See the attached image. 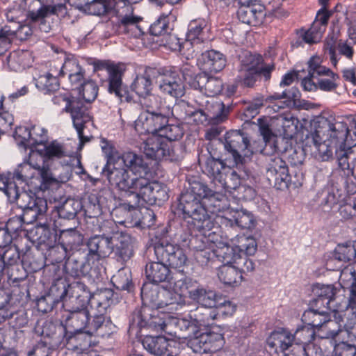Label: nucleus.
<instances>
[{
    "mask_svg": "<svg viewBox=\"0 0 356 356\" xmlns=\"http://www.w3.org/2000/svg\"><path fill=\"white\" fill-rule=\"evenodd\" d=\"M54 74L45 73L40 75L35 79V86L38 89L44 94H50L58 90L60 83Z\"/></svg>",
    "mask_w": 356,
    "mask_h": 356,
    "instance_id": "4d7b16f0",
    "label": "nucleus"
},
{
    "mask_svg": "<svg viewBox=\"0 0 356 356\" xmlns=\"http://www.w3.org/2000/svg\"><path fill=\"white\" fill-rule=\"evenodd\" d=\"M197 65L204 72L217 73L225 67L226 58L218 51H206L198 58Z\"/></svg>",
    "mask_w": 356,
    "mask_h": 356,
    "instance_id": "c85d7f7f",
    "label": "nucleus"
},
{
    "mask_svg": "<svg viewBox=\"0 0 356 356\" xmlns=\"http://www.w3.org/2000/svg\"><path fill=\"white\" fill-rule=\"evenodd\" d=\"M193 330V322L192 320L187 318H180L172 315L168 316V321L165 325V333L178 338H186L189 335L184 336L181 335V332Z\"/></svg>",
    "mask_w": 356,
    "mask_h": 356,
    "instance_id": "a19ab883",
    "label": "nucleus"
},
{
    "mask_svg": "<svg viewBox=\"0 0 356 356\" xmlns=\"http://www.w3.org/2000/svg\"><path fill=\"white\" fill-rule=\"evenodd\" d=\"M297 35L299 40H296L293 44V47L302 46V43L308 44L309 45L318 43L323 35L324 32L316 26V23H312L311 26L306 29L301 28L297 31Z\"/></svg>",
    "mask_w": 356,
    "mask_h": 356,
    "instance_id": "37998d69",
    "label": "nucleus"
},
{
    "mask_svg": "<svg viewBox=\"0 0 356 356\" xmlns=\"http://www.w3.org/2000/svg\"><path fill=\"white\" fill-rule=\"evenodd\" d=\"M23 8L27 10V17L33 22H42L45 17L56 15L64 17L67 13L65 3L45 5L41 0H24Z\"/></svg>",
    "mask_w": 356,
    "mask_h": 356,
    "instance_id": "f8f14e48",
    "label": "nucleus"
},
{
    "mask_svg": "<svg viewBox=\"0 0 356 356\" xmlns=\"http://www.w3.org/2000/svg\"><path fill=\"white\" fill-rule=\"evenodd\" d=\"M217 275L220 281L227 286L237 285L243 278L236 264L220 266L218 268Z\"/></svg>",
    "mask_w": 356,
    "mask_h": 356,
    "instance_id": "09e8293b",
    "label": "nucleus"
},
{
    "mask_svg": "<svg viewBox=\"0 0 356 356\" xmlns=\"http://www.w3.org/2000/svg\"><path fill=\"white\" fill-rule=\"evenodd\" d=\"M193 350L199 354L214 353L224 346L222 334L215 332H202L191 341Z\"/></svg>",
    "mask_w": 356,
    "mask_h": 356,
    "instance_id": "6ab92c4d",
    "label": "nucleus"
},
{
    "mask_svg": "<svg viewBox=\"0 0 356 356\" xmlns=\"http://www.w3.org/2000/svg\"><path fill=\"white\" fill-rule=\"evenodd\" d=\"M79 6L90 15L102 16L110 13V0H91L80 3Z\"/></svg>",
    "mask_w": 356,
    "mask_h": 356,
    "instance_id": "6e6d98bb",
    "label": "nucleus"
},
{
    "mask_svg": "<svg viewBox=\"0 0 356 356\" xmlns=\"http://www.w3.org/2000/svg\"><path fill=\"white\" fill-rule=\"evenodd\" d=\"M230 220L241 229H252L256 225L252 213L245 210L235 211Z\"/></svg>",
    "mask_w": 356,
    "mask_h": 356,
    "instance_id": "774afa93",
    "label": "nucleus"
},
{
    "mask_svg": "<svg viewBox=\"0 0 356 356\" xmlns=\"http://www.w3.org/2000/svg\"><path fill=\"white\" fill-rule=\"evenodd\" d=\"M306 140V145L309 146L313 145L315 149L314 153L323 161H328L332 157L334 150L337 154L339 149V145H332L330 141H325V139L321 138L320 134L312 129Z\"/></svg>",
    "mask_w": 356,
    "mask_h": 356,
    "instance_id": "2f4dec72",
    "label": "nucleus"
},
{
    "mask_svg": "<svg viewBox=\"0 0 356 356\" xmlns=\"http://www.w3.org/2000/svg\"><path fill=\"white\" fill-rule=\"evenodd\" d=\"M100 145L102 152L106 159V163L104 168H110L111 164L122 159L124 165L129 168L131 171L145 170L147 168V165L141 156L133 152H127L122 154L116 149L113 141L102 138L100 140Z\"/></svg>",
    "mask_w": 356,
    "mask_h": 356,
    "instance_id": "9d476101",
    "label": "nucleus"
},
{
    "mask_svg": "<svg viewBox=\"0 0 356 356\" xmlns=\"http://www.w3.org/2000/svg\"><path fill=\"white\" fill-rule=\"evenodd\" d=\"M161 291H159L158 287H149V284H144L141 288V298L145 302L143 306H149L151 308L158 309L160 301Z\"/></svg>",
    "mask_w": 356,
    "mask_h": 356,
    "instance_id": "0e129e2a",
    "label": "nucleus"
},
{
    "mask_svg": "<svg viewBox=\"0 0 356 356\" xmlns=\"http://www.w3.org/2000/svg\"><path fill=\"white\" fill-rule=\"evenodd\" d=\"M111 282L120 291H131L134 289L131 272L124 268L120 269L111 277Z\"/></svg>",
    "mask_w": 356,
    "mask_h": 356,
    "instance_id": "e2e57ef3",
    "label": "nucleus"
},
{
    "mask_svg": "<svg viewBox=\"0 0 356 356\" xmlns=\"http://www.w3.org/2000/svg\"><path fill=\"white\" fill-rule=\"evenodd\" d=\"M67 311L68 314L65 319L66 328L71 329V332H86L90 313L88 306L73 305Z\"/></svg>",
    "mask_w": 356,
    "mask_h": 356,
    "instance_id": "a878e982",
    "label": "nucleus"
},
{
    "mask_svg": "<svg viewBox=\"0 0 356 356\" xmlns=\"http://www.w3.org/2000/svg\"><path fill=\"white\" fill-rule=\"evenodd\" d=\"M22 263L30 273H35L44 266V257L38 251L29 250L22 257Z\"/></svg>",
    "mask_w": 356,
    "mask_h": 356,
    "instance_id": "5fc2aeb1",
    "label": "nucleus"
},
{
    "mask_svg": "<svg viewBox=\"0 0 356 356\" xmlns=\"http://www.w3.org/2000/svg\"><path fill=\"white\" fill-rule=\"evenodd\" d=\"M197 282L192 278L186 276L184 273H174L171 277L170 286L173 290L177 291L180 294L190 291L197 288Z\"/></svg>",
    "mask_w": 356,
    "mask_h": 356,
    "instance_id": "864d4df0",
    "label": "nucleus"
},
{
    "mask_svg": "<svg viewBox=\"0 0 356 356\" xmlns=\"http://www.w3.org/2000/svg\"><path fill=\"white\" fill-rule=\"evenodd\" d=\"M126 167L103 168L102 175L114 188L134 197L138 186H143V177H136Z\"/></svg>",
    "mask_w": 356,
    "mask_h": 356,
    "instance_id": "1a4fd4ad",
    "label": "nucleus"
},
{
    "mask_svg": "<svg viewBox=\"0 0 356 356\" xmlns=\"http://www.w3.org/2000/svg\"><path fill=\"white\" fill-rule=\"evenodd\" d=\"M62 72H65L68 75V79L74 89L78 90L85 79V70L79 65L76 59H67L62 64Z\"/></svg>",
    "mask_w": 356,
    "mask_h": 356,
    "instance_id": "4c0bfd02",
    "label": "nucleus"
},
{
    "mask_svg": "<svg viewBox=\"0 0 356 356\" xmlns=\"http://www.w3.org/2000/svg\"><path fill=\"white\" fill-rule=\"evenodd\" d=\"M236 251L238 250L236 247L224 245L213 250V254L223 264L222 265L236 264V261H237L240 254Z\"/></svg>",
    "mask_w": 356,
    "mask_h": 356,
    "instance_id": "680f3d73",
    "label": "nucleus"
},
{
    "mask_svg": "<svg viewBox=\"0 0 356 356\" xmlns=\"http://www.w3.org/2000/svg\"><path fill=\"white\" fill-rule=\"evenodd\" d=\"M36 332L40 336V341L49 346L58 348L61 344H65L66 339V327L62 323L56 325L51 321H45L42 327H37Z\"/></svg>",
    "mask_w": 356,
    "mask_h": 356,
    "instance_id": "4be33fe9",
    "label": "nucleus"
},
{
    "mask_svg": "<svg viewBox=\"0 0 356 356\" xmlns=\"http://www.w3.org/2000/svg\"><path fill=\"white\" fill-rule=\"evenodd\" d=\"M142 343L145 350L156 356H174L177 354L176 343L164 337L147 335Z\"/></svg>",
    "mask_w": 356,
    "mask_h": 356,
    "instance_id": "b1692460",
    "label": "nucleus"
},
{
    "mask_svg": "<svg viewBox=\"0 0 356 356\" xmlns=\"http://www.w3.org/2000/svg\"><path fill=\"white\" fill-rule=\"evenodd\" d=\"M158 82L160 90L164 94L175 98L182 97L185 94L184 84L177 72L166 71L160 74Z\"/></svg>",
    "mask_w": 356,
    "mask_h": 356,
    "instance_id": "393cba45",
    "label": "nucleus"
},
{
    "mask_svg": "<svg viewBox=\"0 0 356 356\" xmlns=\"http://www.w3.org/2000/svg\"><path fill=\"white\" fill-rule=\"evenodd\" d=\"M266 15L261 6H242L237 10V17L242 23L256 26L262 24Z\"/></svg>",
    "mask_w": 356,
    "mask_h": 356,
    "instance_id": "f704fd0d",
    "label": "nucleus"
},
{
    "mask_svg": "<svg viewBox=\"0 0 356 356\" xmlns=\"http://www.w3.org/2000/svg\"><path fill=\"white\" fill-rule=\"evenodd\" d=\"M265 176L270 186L277 190L288 188L289 168L286 162L280 156H273L268 159Z\"/></svg>",
    "mask_w": 356,
    "mask_h": 356,
    "instance_id": "4468645a",
    "label": "nucleus"
},
{
    "mask_svg": "<svg viewBox=\"0 0 356 356\" xmlns=\"http://www.w3.org/2000/svg\"><path fill=\"white\" fill-rule=\"evenodd\" d=\"M38 131H40L42 134H40V138H33L35 143L42 145L47 138V130L44 129H40L39 127H33L31 130H28L26 127H19L16 129L15 132V137L21 138L20 143L23 145H26L27 142L32 138L33 135H39Z\"/></svg>",
    "mask_w": 356,
    "mask_h": 356,
    "instance_id": "13d9d810",
    "label": "nucleus"
},
{
    "mask_svg": "<svg viewBox=\"0 0 356 356\" xmlns=\"http://www.w3.org/2000/svg\"><path fill=\"white\" fill-rule=\"evenodd\" d=\"M40 149V152L47 161H54L68 156V152L65 145L56 140L47 143Z\"/></svg>",
    "mask_w": 356,
    "mask_h": 356,
    "instance_id": "de8ad7c7",
    "label": "nucleus"
},
{
    "mask_svg": "<svg viewBox=\"0 0 356 356\" xmlns=\"http://www.w3.org/2000/svg\"><path fill=\"white\" fill-rule=\"evenodd\" d=\"M188 186L179 198L178 209L181 210L184 218H191L194 227L203 235L214 227L212 212L207 210L204 199L210 200L218 194L209 188L199 178L191 177L188 179Z\"/></svg>",
    "mask_w": 356,
    "mask_h": 356,
    "instance_id": "f257e3e1",
    "label": "nucleus"
},
{
    "mask_svg": "<svg viewBox=\"0 0 356 356\" xmlns=\"http://www.w3.org/2000/svg\"><path fill=\"white\" fill-rule=\"evenodd\" d=\"M113 296V291L109 289H104L93 297L96 312L89 314L86 333L90 337H109L113 333L114 325L108 316L107 310L110 307V301Z\"/></svg>",
    "mask_w": 356,
    "mask_h": 356,
    "instance_id": "f03ea898",
    "label": "nucleus"
},
{
    "mask_svg": "<svg viewBox=\"0 0 356 356\" xmlns=\"http://www.w3.org/2000/svg\"><path fill=\"white\" fill-rule=\"evenodd\" d=\"M143 129L149 134L160 135L169 122L168 115L163 111L154 113H141L138 119Z\"/></svg>",
    "mask_w": 356,
    "mask_h": 356,
    "instance_id": "7c9ffc66",
    "label": "nucleus"
},
{
    "mask_svg": "<svg viewBox=\"0 0 356 356\" xmlns=\"http://www.w3.org/2000/svg\"><path fill=\"white\" fill-rule=\"evenodd\" d=\"M338 292L334 284H323L316 283L312 286V293L314 298L310 301L309 305L318 309L320 307L329 311H334L332 302L335 300Z\"/></svg>",
    "mask_w": 356,
    "mask_h": 356,
    "instance_id": "5701e85b",
    "label": "nucleus"
},
{
    "mask_svg": "<svg viewBox=\"0 0 356 356\" xmlns=\"http://www.w3.org/2000/svg\"><path fill=\"white\" fill-rule=\"evenodd\" d=\"M33 63V54L29 50H14L8 57V65L15 72H22L31 67Z\"/></svg>",
    "mask_w": 356,
    "mask_h": 356,
    "instance_id": "ea45409f",
    "label": "nucleus"
},
{
    "mask_svg": "<svg viewBox=\"0 0 356 356\" xmlns=\"http://www.w3.org/2000/svg\"><path fill=\"white\" fill-rule=\"evenodd\" d=\"M55 208L60 218L73 220L81 209V203L74 198L61 199Z\"/></svg>",
    "mask_w": 356,
    "mask_h": 356,
    "instance_id": "49530a36",
    "label": "nucleus"
},
{
    "mask_svg": "<svg viewBox=\"0 0 356 356\" xmlns=\"http://www.w3.org/2000/svg\"><path fill=\"white\" fill-rule=\"evenodd\" d=\"M20 254L16 246L9 245L0 250V277L5 270L19 264Z\"/></svg>",
    "mask_w": 356,
    "mask_h": 356,
    "instance_id": "8fccbe9b",
    "label": "nucleus"
},
{
    "mask_svg": "<svg viewBox=\"0 0 356 356\" xmlns=\"http://www.w3.org/2000/svg\"><path fill=\"white\" fill-rule=\"evenodd\" d=\"M68 287L71 302L72 303L74 302V305L88 306L90 302L91 307L94 306L95 304H92V299L97 293L92 295L84 283L79 281L73 282L69 284Z\"/></svg>",
    "mask_w": 356,
    "mask_h": 356,
    "instance_id": "e433bc0d",
    "label": "nucleus"
},
{
    "mask_svg": "<svg viewBox=\"0 0 356 356\" xmlns=\"http://www.w3.org/2000/svg\"><path fill=\"white\" fill-rule=\"evenodd\" d=\"M65 279L58 278L52 283L49 293L38 299V309L43 313L51 312L69 293V286Z\"/></svg>",
    "mask_w": 356,
    "mask_h": 356,
    "instance_id": "2eb2a0df",
    "label": "nucleus"
},
{
    "mask_svg": "<svg viewBox=\"0 0 356 356\" xmlns=\"http://www.w3.org/2000/svg\"><path fill=\"white\" fill-rule=\"evenodd\" d=\"M134 4L127 0H110V12L118 18V21L134 14Z\"/></svg>",
    "mask_w": 356,
    "mask_h": 356,
    "instance_id": "052dcab7",
    "label": "nucleus"
},
{
    "mask_svg": "<svg viewBox=\"0 0 356 356\" xmlns=\"http://www.w3.org/2000/svg\"><path fill=\"white\" fill-rule=\"evenodd\" d=\"M14 200L24 214L26 224H31L40 218H43L47 211V202L42 197L31 195L26 191H21Z\"/></svg>",
    "mask_w": 356,
    "mask_h": 356,
    "instance_id": "9b49d317",
    "label": "nucleus"
},
{
    "mask_svg": "<svg viewBox=\"0 0 356 356\" xmlns=\"http://www.w3.org/2000/svg\"><path fill=\"white\" fill-rule=\"evenodd\" d=\"M143 18L140 16L133 14L127 17L118 21L113 29L118 35H124L129 38H138L142 36L145 31L141 25Z\"/></svg>",
    "mask_w": 356,
    "mask_h": 356,
    "instance_id": "bb28decb",
    "label": "nucleus"
},
{
    "mask_svg": "<svg viewBox=\"0 0 356 356\" xmlns=\"http://www.w3.org/2000/svg\"><path fill=\"white\" fill-rule=\"evenodd\" d=\"M166 312H159L158 309H152L149 306H142L135 309L129 321V329L140 331L142 328H149L156 332H164L168 321Z\"/></svg>",
    "mask_w": 356,
    "mask_h": 356,
    "instance_id": "39448f33",
    "label": "nucleus"
},
{
    "mask_svg": "<svg viewBox=\"0 0 356 356\" xmlns=\"http://www.w3.org/2000/svg\"><path fill=\"white\" fill-rule=\"evenodd\" d=\"M144 153L145 155L155 160H173L176 154L171 144L165 141L159 135L152 134L144 144Z\"/></svg>",
    "mask_w": 356,
    "mask_h": 356,
    "instance_id": "f3484780",
    "label": "nucleus"
},
{
    "mask_svg": "<svg viewBox=\"0 0 356 356\" xmlns=\"http://www.w3.org/2000/svg\"><path fill=\"white\" fill-rule=\"evenodd\" d=\"M301 319L307 326H311L314 330L321 328L322 326L336 324V321L330 320L329 310L321 307L315 309L312 305L305 311Z\"/></svg>",
    "mask_w": 356,
    "mask_h": 356,
    "instance_id": "cd10ccee",
    "label": "nucleus"
},
{
    "mask_svg": "<svg viewBox=\"0 0 356 356\" xmlns=\"http://www.w3.org/2000/svg\"><path fill=\"white\" fill-rule=\"evenodd\" d=\"M92 65L93 71L97 74L98 76H100V72L106 71L108 92L110 94L114 95L121 102L130 103L133 101L132 95L122 82V76L127 70L124 63H115L106 60H95Z\"/></svg>",
    "mask_w": 356,
    "mask_h": 356,
    "instance_id": "7ed1b4c3",
    "label": "nucleus"
},
{
    "mask_svg": "<svg viewBox=\"0 0 356 356\" xmlns=\"http://www.w3.org/2000/svg\"><path fill=\"white\" fill-rule=\"evenodd\" d=\"M117 261L124 263L134 254V239L127 234H120L115 237L113 252Z\"/></svg>",
    "mask_w": 356,
    "mask_h": 356,
    "instance_id": "473e14b6",
    "label": "nucleus"
},
{
    "mask_svg": "<svg viewBox=\"0 0 356 356\" xmlns=\"http://www.w3.org/2000/svg\"><path fill=\"white\" fill-rule=\"evenodd\" d=\"M158 309H165V312L172 313L177 312L185 305L184 297L177 291L163 289L161 291Z\"/></svg>",
    "mask_w": 356,
    "mask_h": 356,
    "instance_id": "58836bf2",
    "label": "nucleus"
},
{
    "mask_svg": "<svg viewBox=\"0 0 356 356\" xmlns=\"http://www.w3.org/2000/svg\"><path fill=\"white\" fill-rule=\"evenodd\" d=\"M92 268H97L93 264L88 262L86 256L85 261L74 257L69 259L65 265L66 274L72 277L78 278L86 276Z\"/></svg>",
    "mask_w": 356,
    "mask_h": 356,
    "instance_id": "79ce46f5",
    "label": "nucleus"
},
{
    "mask_svg": "<svg viewBox=\"0 0 356 356\" xmlns=\"http://www.w3.org/2000/svg\"><path fill=\"white\" fill-rule=\"evenodd\" d=\"M40 147L35 150H31L27 162L32 168L37 170L40 178V188L42 191L50 189L58 185V180L53 176L50 168L45 164L47 161L43 155L40 152Z\"/></svg>",
    "mask_w": 356,
    "mask_h": 356,
    "instance_id": "dca6fc26",
    "label": "nucleus"
},
{
    "mask_svg": "<svg viewBox=\"0 0 356 356\" xmlns=\"http://www.w3.org/2000/svg\"><path fill=\"white\" fill-rule=\"evenodd\" d=\"M83 241V236L74 227L60 230L58 238V242L68 252L78 249Z\"/></svg>",
    "mask_w": 356,
    "mask_h": 356,
    "instance_id": "c03bdc74",
    "label": "nucleus"
},
{
    "mask_svg": "<svg viewBox=\"0 0 356 356\" xmlns=\"http://www.w3.org/2000/svg\"><path fill=\"white\" fill-rule=\"evenodd\" d=\"M140 104L145 110L143 113H154L164 111L162 98L154 94L149 93L140 99Z\"/></svg>",
    "mask_w": 356,
    "mask_h": 356,
    "instance_id": "69168bd1",
    "label": "nucleus"
},
{
    "mask_svg": "<svg viewBox=\"0 0 356 356\" xmlns=\"http://www.w3.org/2000/svg\"><path fill=\"white\" fill-rule=\"evenodd\" d=\"M177 245H175L166 241H157L152 245L156 261L167 264L175 252V249Z\"/></svg>",
    "mask_w": 356,
    "mask_h": 356,
    "instance_id": "bf43d9fd",
    "label": "nucleus"
},
{
    "mask_svg": "<svg viewBox=\"0 0 356 356\" xmlns=\"http://www.w3.org/2000/svg\"><path fill=\"white\" fill-rule=\"evenodd\" d=\"M30 234L33 242L37 243L39 249L44 251L57 241V234L51 231L45 222L38 224Z\"/></svg>",
    "mask_w": 356,
    "mask_h": 356,
    "instance_id": "72a5a7b5",
    "label": "nucleus"
},
{
    "mask_svg": "<svg viewBox=\"0 0 356 356\" xmlns=\"http://www.w3.org/2000/svg\"><path fill=\"white\" fill-rule=\"evenodd\" d=\"M197 161L202 172L215 184L218 180H221L222 172L228 166L223 160L213 157L209 149L199 152Z\"/></svg>",
    "mask_w": 356,
    "mask_h": 356,
    "instance_id": "412c9836",
    "label": "nucleus"
},
{
    "mask_svg": "<svg viewBox=\"0 0 356 356\" xmlns=\"http://www.w3.org/2000/svg\"><path fill=\"white\" fill-rule=\"evenodd\" d=\"M336 259L342 261H350L356 258V241L352 244L351 243H346L339 244L334 253Z\"/></svg>",
    "mask_w": 356,
    "mask_h": 356,
    "instance_id": "338daca9",
    "label": "nucleus"
},
{
    "mask_svg": "<svg viewBox=\"0 0 356 356\" xmlns=\"http://www.w3.org/2000/svg\"><path fill=\"white\" fill-rule=\"evenodd\" d=\"M293 342L292 334L284 329L273 331L266 340L268 346L277 353L286 351Z\"/></svg>",
    "mask_w": 356,
    "mask_h": 356,
    "instance_id": "c9c22d12",
    "label": "nucleus"
},
{
    "mask_svg": "<svg viewBox=\"0 0 356 356\" xmlns=\"http://www.w3.org/2000/svg\"><path fill=\"white\" fill-rule=\"evenodd\" d=\"M224 149L237 166L243 165L245 158H250L254 153L249 136L240 130H230L224 136Z\"/></svg>",
    "mask_w": 356,
    "mask_h": 356,
    "instance_id": "423d86ee",
    "label": "nucleus"
},
{
    "mask_svg": "<svg viewBox=\"0 0 356 356\" xmlns=\"http://www.w3.org/2000/svg\"><path fill=\"white\" fill-rule=\"evenodd\" d=\"M113 244L114 242L109 241L108 238L98 235L91 237L87 242L88 262L97 268L99 262L112 253Z\"/></svg>",
    "mask_w": 356,
    "mask_h": 356,
    "instance_id": "aec40b11",
    "label": "nucleus"
},
{
    "mask_svg": "<svg viewBox=\"0 0 356 356\" xmlns=\"http://www.w3.org/2000/svg\"><path fill=\"white\" fill-rule=\"evenodd\" d=\"M349 277L348 304L341 318L344 326L353 327L356 324V271L353 268H346L341 271L340 280L344 282Z\"/></svg>",
    "mask_w": 356,
    "mask_h": 356,
    "instance_id": "a211bd4d",
    "label": "nucleus"
},
{
    "mask_svg": "<svg viewBox=\"0 0 356 356\" xmlns=\"http://www.w3.org/2000/svg\"><path fill=\"white\" fill-rule=\"evenodd\" d=\"M221 180L216 182V186L227 192L236 190L241 186V177L238 173L229 165L222 172Z\"/></svg>",
    "mask_w": 356,
    "mask_h": 356,
    "instance_id": "603ef678",
    "label": "nucleus"
},
{
    "mask_svg": "<svg viewBox=\"0 0 356 356\" xmlns=\"http://www.w3.org/2000/svg\"><path fill=\"white\" fill-rule=\"evenodd\" d=\"M218 314L215 310L208 308H200L197 309L195 314V318L192 321L193 322V330L198 328L200 330L204 328H209L214 325V320Z\"/></svg>",
    "mask_w": 356,
    "mask_h": 356,
    "instance_id": "3c124183",
    "label": "nucleus"
},
{
    "mask_svg": "<svg viewBox=\"0 0 356 356\" xmlns=\"http://www.w3.org/2000/svg\"><path fill=\"white\" fill-rule=\"evenodd\" d=\"M145 181L143 186H138L137 191L134 195L133 202L124 204L125 207H128L129 210H133L136 207L147 204L149 205L161 204L168 200V194L167 186L159 181H149L143 177Z\"/></svg>",
    "mask_w": 356,
    "mask_h": 356,
    "instance_id": "0eeeda50",
    "label": "nucleus"
},
{
    "mask_svg": "<svg viewBox=\"0 0 356 356\" xmlns=\"http://www.w3.org/2000/svg\"><path fill=\"white\" fill-rule=\"evenodd\" d=\"M145 274L149 283L167 282L170 286L171 277H173L174 273L171 272L167 264L156 261L146 264Z\"/></svg>",
    "mask_w": 356,
    "mask_h": 356,
    "instance_id": "c756f323",
    "label": "nucleus"
},
{
    "mask_svg": "<svg viewBox=\"0 0 356 356\" xmlns=\"http://www.w3.org/2000/svg\"><path fill=\"white\" fill-rule=\"evenodd\" d=\"M63 111L70 114L80 143L83 144L90 141V138L83 134L86 124L92 120V116L90 114L88 108L80 99L72 97L71 102H67Z\"/></svg>",
    "mask_w": 356,
    "mask_h": 356,
    "instance_id": "ddd939ff",
    "label": "nucleus"
},
{
    "mask_svg": "<svg viewBox=\"0 0 356 356\" xmlns=\"http://www.w3.org/2000/svg\"><path fill=\"white\" fill-rule=\"evenodd\" d=\"M311 128L332 145H339V149L346 147L350 130L346 122L337 120L332 115H321L312 121Z\"/></svg>",
    "mask_w": 356,
    "mask_h": 356,
    "instance_id": "20e7f679",
    "label": "nucleus"
},
{
    "mask_svg": "<svg viewBox=\"0 0 356 356\" xmlns=\"http://www.w3.org/2000/svg\"><path fill=\"white\" fill-rule=\"evenodd\" d=\"M189 298L202 305V308H215L220 297L213 291H207L202 287H197L190 291Z\"/></svg>",
    "mask_w": 356,
    "mask_h": 356,
    "instance_id": "a18cd8bd",
    "label": "nucleus"
},
{
    "mask_svg": "<svg viewBox=\"0 0 356 356\" xmlns=\"http://www.w3.org/2000/svg\"><path fill=\"white\" fill-rule=\"evenodd\" d=\"M263 61V57L259 54H250L245 56L240 70V76L244 86L252 88L261 76L266 81L270 79L271 73L275 68V64L261 65Z\"/></svg>",
    "mask_w": 356,
    "mask_h": 356,
    "instance_id": "6e6552de",
    "label": "nucleus"
}]
</instances>
